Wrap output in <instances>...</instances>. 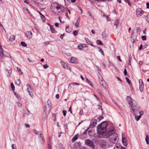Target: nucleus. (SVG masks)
Here are the masks:
<instances>
[{"label": "nucleus", "mask_w": 149, "mask_h": 149, "mask_svg": "<svg viewBox=\"0 0 149 149\" xmlns=\"http://www.w3.org/2000/svg\"><path fill=\"white\" fill-rule=\"evenodd\" d=\"M51 11L54 14L59 15L64 10V8L56 2H54L51 6Z\"/></svg>", "instance_id": "nucleus-1"}, {"label": "nucleus", "mask_w": 149, "mask_h": 149, "mask_svg": "<svg viewBox=\"0 0 149 149\" xmlns=\"http://www.w3.org/2000/svg\"><path fill=\"white\" fill-rule=\"evenodd\" d=\"M127 101L131 106L132 109V114L134 115H136L139 109V107L137 106L135 101L132 100L130 96H128L127 99Z\"/></svg>", "instance_id": "nucleus-2"}, {"label": "nucleus", "mask_w": 149, "mask_h": 149, "mask_svg": "<svg viewBox=\"0 0 149 149\" xmlns=\"http://www.w3.org/2000/svg\"><path fill=\"white\" fill-rule=\"evenodd\" d=\"M109 138L110 141L115 144L117 143L119 140V138L117 134H114L113 136H112L111 137Z\"/></svg>", "instance_id": "nucleus-3"}, {"label": "nucleus", "mask_w": 149, "mask_h": 149, "mask_svg": "<svg viewBox=\"0 0 149 149\" xmlns=\"http://www.w3.org/2000/svg\"><path fill=\"white\" fill-rule=\"evenodd\" d=\"M99 143L100 147L103 149H106L109 147L107 142L104 140H100Z\"/></svg>", "instance_id": "nucleus-4"}, {"label": "nucleus", "mask_w": 149, "mask_h": 149, "mask_svg": "<svg viewBox=\"0 0 149 149\" xmlns=\"http://www.w3.org/2000/svg\"><path fill=\"white\" fill-rule=\"evenodd\" d=\"M34 132L35 134L37 135L38 136L40 140V141L42 142H44V138L42 135V132L36 130H34Z\"/></svg>", "instance_id": "nucleus-5"}, {"label": "nucleus", "mask_w": 149, "mask_h": 149, "mask_svg": "<svg viewBox=\"0 0 149 149\" xmlns=\"http://www.w3.org/2000/svg\"><path fill=\"white\" fill-rule=\"evenodd\" d=\"M100 138H107L108 137L107 132L104 131L97 132Z\"/></svg>", "instance_id": "nucleus-6"}, {"label": "nucleus", "mask_w": 149, "mask_h": 149, "mask_svg": "<svg viewBox=\"0 0 149 149\" xmlns=\"http://www.w3.org/2000/svg\"><path fill=\"white\" fill-rule=\"evenodd\" d=\"M108 126V123L107 121H104L102 122L101 124L99 125L97 127V130H100V127L102 126L103 128L105 129Z\"/></svg>", "instance_id": "nucleus-7"}, {"label": "nucleus", "mask_w": 149, "mask_h": 149, "mask_svg": "<svg viewBox=\"0 0 149 149\" xmlns=\"http://www.w3.org/2000/svg\"><path fill=\"white\" fill-rule=\"evenodd\" d=\"M144 12L140 8H138L136 10V15L138 17H140L143 14Z\"/></svg>", "instance_id": "nucleus-8"}, {"label": "nucleus", "mask_w": 149, "mask_h": 149, "mask_svg": "<svg viewBox=\"0 0 149 149\" xmlns=\"http://www.w3.org/2000/svg\"><path fill=\"white\" fill-rule=\"evenodd\" d=\"M85 143L86 145L89 146L92 148L94 147V145L93 144V142L90 140L87 139L86 140Z\"/></svg>", "instance_id": "nucleus-9"}, {"label": "nucleus", "mask_w": 149, "mask_h": 149, "mask_svg": "<svg viewBox=\"0 0 149 149\" xmlns=\"http://www.w3.org/2000/svg\"><path fill=\"white\" fill-rule=\"evenodd\" d=\"M115 130L113 128H112L111 129L109 130L107 133L108 135V137H110L112 136H113L114 134H116L115 133Z\"/></svg>", "instance_id": "nucleus-10"}, {"label": "nucleus", "mask_w": 149, "mask_h": 149, "mask_svg": "<svg viewBox=\"0 0 149 149\" xmlns=\"http://www.w3.org/2000/svg\"><path fill=\"white\" fill-rule=\"evenodd\" d=\"M97 122V120L96 119H93L91 120V123L90 125L91 128H94L96 125Z\"/></svg>", "instance_id": "nucleus-11"}, {"label": "nucleus", "mask_w": 149, "mask_h": 149, "mask_svg": "<svg viewBox=\"0 0 149 149\" xmlns=\"http://www.w3.org/2000/svg\"><path fill=\"white\" fill-rule=\"evenodd\" d=\"M139 88L141 92H142L143 91V81L142 80L139 79Z\"/></svg>", "instance_id": "nucleus-12"}, {"label": "nucleus", "mask_w": 149, "mask_h": 149, "mask_svg": "<svg viewBox=\"0 0 149 149\" xmlns=\"http://www.w3.org/2000/svg\"><path fill=\"white\" fill-rule=\"evenodd\" d=\"M25 35L28 39H30L32 38V33L31 31H28L26 32Z\"/></svg>", "instance_id": "nucleus-13"}, {"label": "nucleus", "mask_w": 149, "mask_h": 149, "mask_svg": "<svg viewBox=\"0 0 149 149\" xmlns=\"http://www.w3.org/2000/svg\"><path fill=\"white\" fill-rule=\"evenodd\" d=\"M100 84H101L102 86L105 89L107 88V84L104 81H102V82H100Z\"/></svg>", "instance_id": "nucleus-14"}, {"label": "nucleus", "mask_w": 149, "mask_h": 149, "mask_svg": "<svg viewBox=\"0 0 149 149\" xmlns=\"http://www.w3.org/2000/svg\"><path fill=\"white\" fill-rule=\"evenodd\" d=\"M27 88V90L29 95H30V93L33 92V90L31 89L30 86L28 84L26 86Z\"/></svg>", "instance_id": "nucleus-15"}, {"label": "nucleus", "mask_w": 149, "mask_h": 149, "mask_svg": "<svg viewBox=\"0 0 149 149\" xmlns=\"http://www.w3.org/2000/svg\"><path fill=\"white\" fill-rule=\"evenodd\" d=\"M86 47V45L85 44H80L78 46V48L79 50H81L83 48Z\"/></svg>", "instance_id": "nucleus-16"}, {"label": "nucleus", "mask_w": 149, "mask_h": 149, "mask_svg": "<svg viewBox=\"0 0 149 149\" xmlns=\"http://www.w3.org/2000/svg\"><path fill=\"white\" fill-rule=\"evenodd\" d=\"M45 106L47 108H49L50 107L51 105V102L50 100H48L47 102L45 103Z\"/></svg>", "instance_id": "nucleus-17"}, {"label": "nucleus", "mask_w": 149, "mask_h": 149, "mask_svg": "<svg viewBox=\"0 0 149 149\" xmlns=\"http://www.w3.org/2000/svg\"><path fill=\"white\" fill-rule=\"evenodd\" d=\"M60 62L61 64V65H63V67L64 68H66L67 69H69L70 68V67L68 66V65L67 64L65 63L63 61H61Z\"/></svg>", "instance_id": "nucleus-18"}, {"label": "nucleus", "mask_w": 149, "mask_h": 149, "mask_svg": "<svg viewBox=\"0 0 149 149\" xmlns=\"http://www.w3.org/2000/svg\"><path fill=\"white\" fill-rule=\"evenodd\" d=\"M85 40L86 42L89 45H91L92 46L94 47L95 46L87 38H85Z\"/></svg>", "instance_id": "nucleus-19"}, {"label": "nucleus", "mask_w": 149, "mask_h": 149, "mask_svg": "<svg viewBox=\"0 0 149 149\" xmlns=\"http://www.w3.org/2000/svg\"><path fill=\"white\" fill-rule=\"evenodd\" d=\"M49 26H50V29L52 33H55L56 32L52 26L50 24H49Z\"/></svg>", "instance_id": "nucleus-20"}, {"label": "nucleus", "mask_w": 149, "mask_h": 149, "mask_svg": "<svg viewBox=\"0 0 149 149\" xmlns=\"http://www.w3.org/2000/svg\"><path fill=\"white\" fill-rule=\"evenodd\" d=\"M121 149V146L119 144L115 145L113 149Z\"/></svg>", "instance_id": "nucleus-21"}, {"label": "nucleus", "mask_w": 149, "mask_h": 149, "mask_svg": "<svg viewBox=\"0 0 149 149\" xmlns=\"http://www.w3.org/2000/svg\"><path fill=\"white\" fill-rule=\"evenodd\" d=\"M15 39V36L14 35H11L10 36L9 40V41L13 42Z\"/></svg>", "instance_id": "nucleus-22"}, {"label": "nucleus", "mask_w": 149, "mask_h": 149, "mask_svg": "<svg viewBox=\"0 0 149 149\" xmlns=\"http://www.w3.org/2000/svg\"><path fill=\"white\" fill-rule=\"evenodd\" d=\"M119 22V21L118 20H117L115 21L114 23V25L116 26V28L118 26Z\"/></svg>", "instance_id": "nucleus-23"}, {"label": "nucleus", "mask_w": 149, "mask_h": 149, "mask_svg": "<svg viewBox=\"0 0 149 149\" xmlns=\"http://www.w3.org/2000/svg\"><path fill=\"white\" fill-rule=\"evenodd\" d=\"M78 135H76L73 137L72 139V142H74L76 140L78 139Z\"/></svg>", "instance_id": "nucleus-24"}, {"label": "nucleus", "mask_w": 149, "mask_h": 149, "mask_svg": "<svg viewBox=\"0 0 149 149\" xmlns=\"http://www.w3.org/2000/svg\"><path fill=\"white\" fill-rule=\"evenodd\" d=\"M81 143L79 142H76L75 143V146L76 147H80L81 146Z\"/></svg>", "instance_id": "nucleus-25"}, {"label": "nucleus", "mask_w": 149, "mask_h": 149, "mask_svg": "<svg viewBox=\"0 0 149 149\" xmlns=\"http://www.w3.org/2000/svg\"><path fill=\"white\" fill-rule=\"evenodd\" d=\"M0 56H1V58H2L3 56V49L1 47V45H0Z\"/></svg>", "instance_id": "nucleus-26"}, {"label": "nucleus", "mask_w": 149, "mask_h": 149, "mask_svg": "<svg viewBox=\"0 0 149 149\" xmlns=\"http://www.w3.org/2000/svg\"><path fill=\"white\" fill-rule=\"evenodd\" d=\"M122 141L123 143V145L125 146H126L127 145V140L126 139H123L122 140Z\"/></svg>", "instance_id": "nucleus-27"}, {"label": "nucleus", "mask_w": 149, "mask_h": 149, "mask_svg": "<svg viewBox=\"0 0 149 149\" xmlns=\"http://www.w3.org/2000/svg\"><path fill=\"white\" fill-rule=\"evenodd\" d=\"M146 143L148 144L149 143V137L147 135L146 136Z\"/></svg>", "instance_id": "nucleus-28"}, {"label": "nucleus", "mask_w": 149, "mask_h": 149, "mask_svg": "<svg viewBox=\"0 0 149 149\" xmlns=\"http://www.w3.org/2000/svg\"><path fill=\"white\" fill-rule=\"evenodd\" d=\"M76 59L75 58L72 57L70 59V62L71 63H74L75 62Z\"/></svg>", "instance_id": "nucleus-29"}, {"label": "nucleus", "mask_w": 149, "mask_h": 149, "mask_svg": "<svg viewBox=\"0 0 149 149\" xmlns=\"http://www.w3.org/2000/svg\"><path fill=\"white\" fill-rule=\"evenodd\" d=\"M98 79L100 81V82H102V81L104 80L103 79L101 75L98 76Z\"/></svg>", "instance_id": "nucleus-30"}, {"label": "nucleus", "mask_w": 149, "mask_h": 149, "mask_svg": "<svg viewBox=\"0 0 149 149\" xmlns=\"http://www.w3.org/2000/svg\"><path fill=\"white\" fill-rule=\"evenodd\" d=\"M141 116H138L136 115L135 116L136 120V121H138L141 118Z\"/></svg>", "instance_id": "nucleus-31"}, {"label": "nucleus", "mask_w": 149, "mask_h": 149, "mask_svg": "<svg viewBox=\"0 0 149 149\" xmlns=\"http://www.w3.org/2000/svg\"><path fill=\"white\" fill-rule=\"evenodd\" d=\"M16 83L17 85H19L20 84V79H17L16 81Z\"/></svg>", "instance_id": "nucleus-32"}, {"label": "nucleus", "mask_w": 149, "mask_h": 149, "mask_svg": "<svg viewBox=\"0 0 149 149\" xmlns=\"http://www.w3.org/2000/svg\"><path fill=\"white\" fill-rule=\"evenodd\" d=\"M97 43L99 45H102L103 44L102 42L99 40H97Z\"/></svg>", "instance_id": "nucleus-33"}, {"label": "nucleus", "mask_w": 149, "mask_h": 149, "mask_svg": "<svg viewBox=\"0 0 149 149\" xmlns=\"http://www.w3.org/2000/svg\"><path fill=\"white\" fill-rule=\"evenodd\" d=\"M97 92L99 94V95H100L101 96V95L102 93L101 91L99 88L97 89Z\"/></svg>", "instance_id": "nucleus-34"}, {"label": "nucleus", "mask_w": 149, "mask_h": 149, "mask_svg": "<svg viewBox=\"0 0 149 149\" xmlns=\"http://www.w3.org/2000/svg\"><path fill=\"white\" fill-rule=\"evenodd\" d=\"M21 44L24 47H26L27 46L26 44L24 42H21Z\"/></svg>", "instance_id": "nucleus-35"}, {"label": "nucleus", "mask_w": 149, "mask_h": 149, "mask_svg": "<svg viewBox=\"0 0 149 149\" xmlns=\"http://www.w3.org/2000/svg\"><path fill=\"white\" fill-rule=\"evenodd\" d=\"M73 34L74 36H76L78 34V31L76 30H75L73 32Z\"/></svg>", "instance_id": "nucleus-36"}, {"label": "nucleus", "mask_w": 149, "mask_h": 149, "mask_svg": "<svg viewBox=\"0 0 149 149\" xmlns=\"http://www.w3.org/2000/svg\"><path fill=\"white\" fill-rule=\"evenodd\" d=\"M100 130H97V132H100L101 131H104V128H103V127L102 126H101V127H100Z\"/></svg>", "instance_id": "nucleus-37"}, {"label": "nucleus", "mask_w": 149, "mask_h": 149, "mask_svg": "<svg viewBox=\"0 0 149 149\" xmlns=\"http://www.w3.org/2000/svg\"><path fill=\"white\" fill-rule=\"evenodd\" d=\"M67 33H70V30L69 29V27L68 26H66L65 29Z\"/></svg>", "instance_id": "nucleus-38"}, {"label": "nucleus", "mask_w": 149, "mask_h": 149, "mask_svg": "<svg viewBox=\"0 0 149 149\" xmlns=\"http://www.w3.org/2000/svg\"><path fill=\"white\" fill-rule=\"evenodd\" d=\"M17 70L18 71L20 72V74H22V72L21 71L20 68L17 67Z\"/></svg>", "instance_id": "nucleus-39"}, {"label": "nucleus", "mask_w": 149, "mask_h": 149, "mask_svg": "<svg viewBox=\"0 0 149 149\" xmlns=\"http://www.w3.org/2000/svg\"><path fill=\"white\" fill-rule=\"evenodd\" d=\"M41 18L43 21H45V17L44 15H42L41 16Z\"/></svg>", "instance_id": "nucleus-40"}, {"label": "nucleus", "mask_w": 149, "mask_h": 149, "mask_svg": "<svg viewBox=\"0 0 149 149\" xmlns=\"http://www.w3.org/2000/svg\"><path fill=\"white\" fill-rule=\"evenodd\" d=\"M146 20L148 22H149V15H148L146 17Z\"/></svg>", "instance_id": "nucleus-41"}, {"label": "nucleus", "mask_w": 149, "mask_h": 149, "mask_svg": "<svg viewBox=\"0 0 149 149\" xmlns=\"http://www.w3.org/2000/svg\"><path fill=\"white\" fill-rule=\"evenodd\" d=\"M11 87L12 90L13 91H14L15 90V86H14V84L13 83H12L11 84Z\"/></svg>", "instance_id": "nucleus-42"}, {"label": "nucleus", "mask_w": 149, "mask_h": 149, "mask_svg": "<svg viewBox=\"0 0 149 149\" xmlns=\"http://www.w3.org/2000/svg\"><path fill=\"white\" fill-rule=\"evenodd\" d=\"M103 118V117L102 116H100L97 119L99 121H100Z\"/></svg>", "instance_id": "nucleus-43"}, {"label": "nucleus", "mask_w": 149, "mask_h": 149, "mask_svg": "<svg viewBox=\"0 0 149 149\" xmlns=\"http://www.w3.org/2000/svg\"><path fill=\"white\" fill-rule=\"evenodd\" d=\"M141 38L142 40H145L146 39V36H142Z\"/></svg>", "instance_id": "nucleus-44"}, {"label": "nucleus", "mask_w": 149, "mask_h": 149, "mask_svg": "<svg viewBox=\"0 0 149 149\" xmlns=\"http://www.w3.org/2000/svg\"><path fill=\"white\" fill-rule=\"evenodd\" d=\"M125 79L126 80L127 82L129 84H130V81L129 79L127 77H126Z\"/></svg>", "instance_id": "nucleus-45"}, {"label": "nucleus", "mask_w": 149, "mask_h": 149, "mask_svg": "<svg viewBox=\"0 0 149 149\" xmlns=\"http://www.w3.org/2000/svg\"><path fill=\"white\" fill-rule=\"evenodd\" d=\"M66 110H63V114L64 116H65L66 115Z\"/></svg>", "instance_id": "nucleus-46"}, {"label": "nucleus", "mask_w": 149, "mask_h": 149, "mask_svg": "<svg viewBox=\"0 0 149 149\" xmlns=\"http://www.w3.org/2000/svg\"><path fill=\"white\" fill-rule=\"evenodd\" d=\"M75 25L77 28L79 26V22H78V21H77V22L75 23Z\"/></svg>", "instance_id": "nucleus-47"}, {"label": "nucleus", "mask_w": 149, "mask_h": 149, "mask_svg": "<svg viewBox=\"0 0 149 149\" xmlns=\"http://www.w3.org/2000/svg\"><path fill=\"white\" fill-rule=\"evenodd\" d=\"M12 149H16V146L14 144L12 145Z\"/></svg>", "instance_id": "nucleus-48"}, {"label": "nucleus", "mask_w": 149, "mask_h": 149, "mask_svg": "<svg viewBox=\"0 0 149 149\" xmlns=\"http://www.w3.org/2000/svg\"><path fill=\"white\" fill-rule=\"evenodd\" d=\"M99 51L104 56V53H103V51L101 49H100L99 50Z\"/></svg>", "instance_id": "nucleus-49"}, {"label": "nucleus", "mask_w": 149, "mask_h": 149, "mask_svg": "<svg viewBox=\"0 0 149 149\" xmlns=\"http://www.w3.org/2000/svg\"><path fill=\"white\" fill-rule=\"evenodd\" d=\"M25 127L26 128H29L30 127V125H29L27 124H25Z\"/></svg>", "instance_id": "nucleus-50"}, {"label": "nucleus", "mask_w": 149, "mask_h": 149, "mask_svg": "<svg viewBox=\"0 0 149 149\" xmlns=\"http://www.w3.org/2000/svg\"><path fill=\"white\" fill-rule=\"evenodd\" d=\"M88 13L89 14V15L92 18L94 19L93 17L91 15L90 12L89 11L88 12Z\"/></svg>", "instance_id": "nucleus-51"}, {"label": "nucleus", "mask_w": 149, "mask_h": 149, "mask_svg": "<svg viewBox=\"0 0 149 149\" xmlns=\"http://www.w3.org/2000/svg\"><path fill=\"white\" fill-rule=\"evenodd\" d=\"M123 139H126L125 137V135L124 134H122V140Z\"/></svg>", "instance_id": "nucleus-52"}, {"label": "nucleus", "mask_w": 149, "mask_h": 149, "mask_svg": "<svg viewBox=\"0 0 149 149\" xmlns=\"http://www.w3.org/2000/svg\"><path fill=\"white\" fill-rule=\"evenodd\" d=\"M88 130L87 129L83 133V134L84 135L87 134V133Z\"/></svg>", "instance_id": "nucleus-53"}, {"label": "nucleus", "mask_w": 149, "mask_h": 149, "mask_svg": "<svg viewBox=\"0 0 149 149\" xmlns=\"http://www.w3.org/2000/svg\"><path fill=\"white\" fill-rule=\"evenodd\" d=\"M124 74L125 76H126L127 75V71L125 69L124 71Z\"/></svg>", "instance_id": "nucleus-54"}, {"label": "nucleus", "mask_w": 149, "mask_h": 149, "mask_svg": "<svg viewBox=\"0 0 149 149\" xmlns=\"http://www.w3.org/2000/svg\"><path fill=\"white\" fill-rule=\"evenodd\" d=\"M48 66H49L47 65H44L43 66V67L45 69L47 68L48 67Z\"/></svg>", "instance_id": "nucleus-55"}, {"label": "nucleus", "mask_w": 149, "mask_h": 149, "mask_svg": "<svg viewBox=\"0 0 149 149\" xmlns=\"http://www.w3.org/2000/svg\"><path fill=\"white\" fill-rule=\"evenodd\" d=\"M87 83H88V84L90 86H93L92 84L89 80V81L88 82H87Z\"/></svg>", "instance_id": "nucleus-56"}, {"label": "nucleus", "mask_w": 149, "mask_h": 149, "mask_svg": "<svg viewBox=\"0 0 149 149\" xmlns=\"http://www.w3.org/2000/svg\"><path fill=\"white\" fill-rule=\"evenodd\" d=\"M143 111H141L139 112V113L140 114L139 116H141L143 114Z\"/></svg>", "instance_id": "nucleus-57"}, {"label": "nucleus", "mask_w": 149, "mask_h": 149, "mask_svg": "<svg viewBox=\"0 0 149 149\" xmlns=\"http://www.w3.org/2000/svg\"><path fill=\"white\" fill-rule=\"evenodd\" d=\"M55 25L57 27H58L59 26V24L58 23L56 22L55 23Z\"/></svg>", "instance_id": "nucleus-58"}, {"label": "nucleus", "mask_w": 149, "mask_h": 149, "mask_svg": "<svg viewBox=\"0 0 149 149\" xmlns=\"http://www.w3.org/2000/svg\"><path fill=\"white\" fill-rule=\"evenodd\" d=\"M49 41H47L46 42H44V45H48L49 44Z\"/></svg>", "instance_id": "nucleus-59"}, {"label": "nucleus", "mask_w": 149, "mask_h": 149, "mask_svg": "<svg viewBox=\"0 0 149 149\" xmlns=\"http://www.w3.org/2000/svg\"><path fill=\"white\" fill-rule=\"evenodd\" d=\"M64 34H61V35L60 36V38H61V39H63V37L64 36Z\"/></svg>", "instance_id": "nucleus-60"}, {"label": "nucleus", "mask_w": 149, "mask_h": 149, "mask_svg": "<svg viewBox=\"0 0 149 149\" xmlns=\"http://www.w3.org/2000/svg\"><path fill=\"white\" fill-rule=\"evenodd\" d=\"M59 95L58 94H57L56 95V97L57 99H58L59 98Z\"/></svg>", "instance_id": "nucleus-61"}, {"label": "nucleus", "mask_w": 149, "mask_h": 149, "mask_svg": "<svg viewBox=\"0 0 149 149\" xmlns=\"http://www.w3.org/2000/svg\"><path fill=\"white\" fill-rule=\"evenodd\" d=\"M15 96L17 97V98L19 99V96H18V95L16 93H15Z\"/></svg>", "instance_id": "nucleus-62"}, {"label": "nucleus", "mask_w": 149, "mask_h": 149, "mask_svg": "<svg viewBox=\"0 0 149 149\" xmlns=\"http://www.w3.org/2000/svg\"><path fill=\"white\" fill-rule=\"evenodd\" d=\"M83 113V111L82 110H81L79 112L80 115H82Z\"/></svg>", "instance_id": "nucleus-63"}, {"label": "nucleus", "mask_w": 149, "mask_h": 149, "mask_svg": "<svg viewBox=\"0 0 149 149\" xmlns=\"http://www.w3.org/2000/svg\"><path fill=\"white\" fill-rule=\"evenodd\" d=\"M147 7L148 8H149V3H146Z\"/></svg>", "instance_id": "nucleus-64"}]
</instances>
